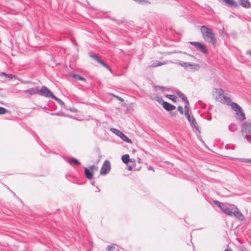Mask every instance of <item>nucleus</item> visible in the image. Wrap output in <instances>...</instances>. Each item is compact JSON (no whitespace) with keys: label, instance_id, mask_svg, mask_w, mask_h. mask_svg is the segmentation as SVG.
<instances>
[{"label":"nucleus","instance_id":"obj_41","mask_svg":"<svg viewBox=\"0 0 251 251\" xmlns=\"http://www.w3.org/2000/svg\"><path fill=\"white\" fill-rule=\"evenodd\" d=\"M170 114L172 116H173V117H175L176 115V113L174 112H170Z\"/></svg>","mask_w":251,"mask_h":251},{"label":"nucleus","instance_id":"obj_14","mask_svg":"<svg viewBox=\"0 0 251 251\" xmlns=\"http://www.w3.org/2000/svg\"><path fill=\"white\" fill-rule=\"evenodd\" d=\"M163 107L167 111H171L176 109V106L167 102H163Z\"/></svg>","mask_w":251,"mask_h":251},{"label":"nucleus","instance_id":"obj_26","mask_svg":"<svg viewBox=\"0 0 251 251\" xmlns=\"http://www.w3.org/2000/svg\"><path fill=\"white\" fill-rule=\"evenodd\" d=\"M229 130L231 132H234L237 129V127L234 124H230L228 126Z\"/></svg>","mask_w":251,"mask_h":251},{"label":"nucleus","instance_id":"obj_21","mask_svg":"<svg viewBox=\"0 0 251 251\" xmlns=\"http://www.w3.org/2000/svg\"><path fill=\"white\" fill-rule=\"evenodd\" d=\"M0 76H5V77H7L9 79H11L13 78L16 77L15 75L12 74H6L4 72L0 73Z\"/></svg>","mask_w":251,"mask_h":251},{"label":"nucleus","instance_id":"obj_45","mask_svg":"<svg viewBox=\"0 0 251 251\" xmlns=\"http://www.w3.org/2000/svg\"><path fill=\"white\" fill-rule=\"evenodd\" d=\"M224 251H231L230 249H226Z\"/></svg>","mask_w":251,"mask_h":251},{"label":"nucleus","instance_id":"obj_12","mask_svg":"<svg viewBox=\"0 0 251 251\" xmlns=\"http://www.w3.org/2000/svg\"><path fill=\"white\" fill-rule=\"evenodd\" d=\"M95 167L94 165L91 166L89 169L84 168V173L86 176L89 179H91L92 178L93 173L92 172L94 168Z\"/></svg>","mask_w":251,"mask_h":251},{"label":"nucleus","instance_id":"obj_30","mask_svg":"<svg viewBox=\"0 0 251 251\" xmlns=\"http://www.w3.org/2000/svg\"><path fill=\"white\" fill-rule=\"evenodd\" d=\"M166 97L171 100H172L173 101H176V97L174 95H166Z\"/></svg>","mask_w":251,"mask_h":251},{"label":"nucleus","instance_id":"obj_9","mask_svg":"<svg viewBox=\"0 0 251 251\" xmlns=\"http://www.w3.org/2000/svg\"><path fill=\"white\" fill-rule=\"evenodd\" d=\"M111 130L118 137L121 138L123 141L128 143H132L131 140L129 139L126 135L123 133L121 131L115 128H111Z\"/></svg>","mask_w":251,"mask_h":251},{"label":"nucleus","instance_id":"obj_42","mask_svg":"<svg viewBox=\"0 0 251 251\" xmlns=\"http://www.w3.org/2000/svg\"><path fill=\"white\" fill-rule=\"evenodd\" d=\"M240 251H246V249L243 247H241L240 248Z\"/></svg>","mask_w":251,"mask_h":251},{"label":"nucleus","instance_id":"obj_38","mask_svg":"<svg viewBox=\"0 0 251 251\" xmlns=\"http://www.w3.org/2000/svg\"><path fill=\"white\" fill-rule=\"evenodd\" d=\"M154 88H155V90L156 91L158 89H161V90H167V88H165V87H161V86H156L154 87Z\"/></svg>","mask_w":251,"mask_h":251},{"label":"nucleus","instance_id":"obj_15","mask_svg":"<svg viewBox=\"0 0 251 251\" xmlns=\"http://www.w3.org/2000/svg\"><path fill=\"white\" fill-rule=\"evenodd\" d=\"M225 3L230 7H237L238 3L234 0H223Z\"/></svg>","mask_w":251,"mask_h":251},{"label":"nucleus","instance_id":"obj_13","mask_svg":"<svg viewBox=\"0 0 251 251\" xmlns=\"http://www.w3.org/2000/svg\"><path fill=\"white\" fill-rule=\"evenodd\" d=\"M24 93H28L30 95L39 94V90L37 88H32L23 91Z\"/></svg>","mask_w":251,"mask_h":251},{"label":"nucleus","instance_id":"obj_6","mask_svg":"<svg viewBox=\"0 0 251 251\" xmlns=\"http://www.w3.org/2000/svg\"><path fill=\"white\" fill-rule=\"evenodd\" d=\"M110 169L111 165L110 162L108 160L104 161L100 170V175L103 176L106 175L110 172Z\"/></svg>","mask_w":251,"mask_h":251},{"label":"nucleus","instance_id":"obj_4","mask_svg":"<svg viewBox=\"0 0 251 251\" xmlns=\"http://www.w3.org/2000/svg\"><path fill=\"white\" fill-rule=\"evenodd\" d=\"M215 203L226 214L231 216H233V210H232V205L231 208H228L225 204L218 201H216Z\"/></svg>","mask_w":251,"mask_h":251},{"label":"nucleus","instance_id":"obj_28","mask_svg":"<svg viewBox=\"0 0 251 251\" xmlns=\"http://www.w3.org/2000/svg\"><path fill=\"white\" fill-rule=\"evenodd\" d=\"M185 115L186 117L187 120L191 122V121L192 120V117H191L189 114V111H185Z\"/></svg>","mask_w":251,"mask_h":251},{"label":"nucleus","instance_id":"obj_24","mask_svg":"<svg viewBox=\"0 0 251 251\" xmlns=\"http://www.w3.org/2000/svg\"><path fill=\"white\" fill-rule=\"evenodd\" d=\"M53 99H54L55 100H56L60 105L63 106L64 107H65V105L64 102L62 100H61L60 99H58L55 96L53 98Z\"/></svg>","mask_w":251,"mask_h":251},{"label":"nucleus","instance_id":"obj_34","mask_svg":"<svg viewBox=\"0 0 251 251\" xmlns=\"http://www.w3.org/2000/svg\"><path fill=\"white\" fill-rule=\"evenodd\" d=\"M51 115H56V116H67L64 113L61 112H57V113H51Z\"/></svg>","mask_w":251,"mask_h":251},{"label":"nucleus","instance_id":"obj_46","mask_svg":"<svg viewBox=\"0 0 251 251\" xmlns=\"http://www.w3.org/2000/svg\"><path fill=\"white\" fill-rule=\"evenodd\" d=\"M207 119H208V120H210L211 119V118L210 117V118H208Z\"/></svg>","mask_w":251,"mask_h":251},{"label":"nucleus","instance_id":"obj_23","mask_svg":"<svg viewBox=\"0 0 251 251\" xmlns=\"http://www.w3.org/2000/svg\"><path fill=\"white\" fill-rule=\"evenodd\" d=\"M68 162L70 164H74L75 165H78L80 164L79 162L75 158H71L68 161Z\"/></svg>","mask_w":251,"mask_h":251},{"label":"nucleus","instance_id":"obj_27","mask_svg":"<svg viewBox=\"0 0 251 251\" xmlns=\"http://www.w3.org/2000/svg\"><path fill=\"white\" fill-rule=\"evenodd\" d=\"M177 94L178 95V96L180 98H181V99L184 101V100H186L187 99V98L185 97V96L184 95V94H183L182 92H180V91H178L177 92Z\"/></svg>","mask_w":251,"mask_h":251},{"label":"nucleus","instance_id":"obj_35","mask_svg":"<svg viewBox=\"0 0 251 251\" xmlns=\"http://www.w3.org/2000/svg\"><path fill=\"white\" fill-rule=\"evenodd\" d=\"M240 161L242 162H246L251 163V159L249 158H242L240 159Z\"/></svg>","mask_w":251,"mask_h":251},{"label":"nucleus","instance_id":"obj_44","mask_svg":"<svg viewBox=\"0 0 251 251\" xmlns=\"http://www.w3.org/2000/svg\"><path fill=\"white\" fill-rule=\"evenodd\" d=\"M131 169H132V168H131V167H130V166H128V169L129 170H131Z\"/></svg>","mask_w":251,"mask_h":251},{"label":"nucleus","instance_id":"obj_39","mask_svg":"<svg viewBox=\"0 0 251 251\" xmlns=\"http://www.w3.org/2000/svg\"><path fill=\"white\" fill-rule=\"evenodd\" d=\"M114 97H115L116 98H117L118 100H121L122 101H124V100L121 98V97L118 96H116V95H113Z\"/></svg>","mask_w":251,"mask_h":251},{"label":"nucleus","instance_id":"obj_20","mask_svg":"<svg viewBox=\"0 0 251 251\" xmlns=\"http://www.w3.org/2000/svg\"><path fill=\"white\" fill-rule=\"evenodd\" d=\"M214 95H224V91L221 88H215L213 91Z\"/></svg>","mask_w":251,"mask_h":251},{"label":"nucleus","instance_id":"obj_10","mask_svg":"<svg viewBox=\"0 0 251 251\" xmlns=\"http://www.w3.org/2000/svg\"><path fill=\"white\" fill-rule=\"evenodd\" d=\"M232 210H233V215L240 221H243L245 219L244 216L242 214L238 208L234 205H232Z\"/></svg>","mask_w":251,"mask_h":251},{"label":"nucleus","instance_id":"obj_7","mask_svg":"<svg viewBox=\"0 0 251 251\" xmlns=\"http://www.w3.org/2000/svg\"><path fill=\"white\" fill-rule=\"evenodd\" d=\"M190 44L193 45L197 50L205 54L208 52L206 46L203 44L197 42H190Z\"/></svg>","mask_w":251,"mask_h":251},{"label":"nucleus","instance_id":"obj_16","mask_svg":"<svg viewBox=\"0 0 251 251\" xmlns=\"http://www.w3.org/2000/svg\"><path fill=\"white\" fill-rule=\"evenodd\" d=\"M240 4L246 8L251 7V4L248 0H240Z\"/></svg>","mask_w":251,"mask_h":251},{"label":"nucleus","instance_id":"obj_1","mask_svg":"<svg viewBox=\"0 0 251 251\" xmlns=\"http://www.w3.org/2000/svg\"><path fill=\"white\" fill-rule=\"evenodd\" d=\"M201 31L204 39L215 46L217 43V40L215 35L212 30L205 25H202L201 27Z\"/></svg>","mask_w":251,"mask_h":251},{"label":"nucleus","instance_id":"obj_37","mask_svg":"<svg viewBox=\"0 0 251 251\" xmlns=\"http://www.w3.org/2000/svg\"><path fill=\"white\" fill-rule=\"evenodd\" d=\"M177 110L181 114H182L183 113V108L182 106H179L177 107Z\"/></svg>","mask_w":251,"mask_h":251},{"label":"nucleus","instance_id":"obj_8","mask_svg":"<svg viewBox=\"0 0 251 251\" xmlns=\"http://www.w3.org/2000/svg\"><path fill=\"white\" fill-rule=\"evenodd\" d=\"M89 55L90 57L93 58L96 61L99 63L101 65H102L104 67L107 69L109 71L112 72L111 68L100 59L99 56L95 54L94 52H90L89 53Z\"/></svg>","mask_w":251,"mask_h":251},{"label":"nucleus","instance_id":"obj_40","mask_svg":"<svg viewBox=\"0 0 251 251\" xmlns=\"http://www.w3.org/2000/svg\"><path fill=\"white\" fill-rule=\"evenodd\" d=\"M65 109H67V110H70V111L71 112H76V110L75 109H73L72 108H67L66 106L65 107H64Z\"/></svg>","mask_w":251,"mask_h":251},{"label":"nucleus","instance_id":"obj_31","mask_svg":"<svg viewBox=\"0 0 251 251\" xmlns=\"http://www.w3.org/2000/svg\"><path fill=\"white\" fill-rule=\"evenodd\" d=\"M73 76L76 79L80 80H85V79L78 75L73 74Z\"/></svg>","mask_w":251,"mask_h":251},{"label":"nucleus","instance_id":"obj_2","mask_svg":"<svg viewBox=\"0 0 251 251\" xmlns=\"http://www.w3.org/2000/svg\"><path fill=\"white\" fill-rule=\"evenodd\" d=\"M242 135L247 141L251 143L250 139L251 138V123L246 122L243 124L241 128Z\"/></svg>","mask_w":251,"mask_h":251},{"label":"nucleus","instance_id":"obj_32","mask_svg":"<svg viewBox=\"0 0 251 251\" xmlns=\"http://www.w3.org/2000/svg\"><path fill=\"white\" fill-rule=\"evenodd\" d=\"M184 101L186 103V105L184 106V111H189V101H188V100L187 99L186 100H184Z\"/></svg>","mask_w":251,"mask_h":251},{"label":"nucleus","instance_id":"obj_33","mask_svg":"<svg viewBox=\"0 0 251 251\" xmlns=\"http://www.w3.org/2000/svg\"><path fill=\"white\" fill-rule=\"evenodd\" d=\"M8 112V110L5 108L0 107V115L3 114Z\"/></svg>","mask_w":251,"mask_h":251},{"label":"nucleus","instance_id":"obj_29","mask_svg":"<svg viewBox=\"0 0 251 251\" xmlns=\"http://www.w3.org/2000/svg\"><path fill=\"white\" fill-rule=\"evenodd\" d=\"M154 100H155L157 102L159 103H162L164 102L163 99L161 97H159L158 96H155L154 98Z\"/></svg>","mask_w":251,"mask_h":251},{"label":"nucleus","instance_id":"obj_43","mask_svg":"<svg viewBox=\"0 0 251 251\" xmlns=\"http://www.w3.org/2000/svg\"><path fill=\"white\" fill-rule=\"evenodd\" d=\"M137 161L139 163H141V159L140 158H137Z\"/></svg>","mask_w":251,"mask_h":251},{"label":"nucleus","instance_id":"obj_25","mask_svg":"<svg viewBox=\"0 0 251 251\" xmlns=\"http://www.w3.org/2000/svg\"><path fill=\"white\" fill-rule=\"evenodd\" d=\"M116 245L113 244L107 246L106 250L108 251H112L116 249Z\"/></svg>","mask_w":251,"mask_h":251},{"label":"nucleus","instance_id":"obj_36","mask_svg":"<svg viewBox=\"0 0 251 251\" xmlns=\"http://www.w3.org/2000/svg\"><path fill=\"white\" fill-rule=\"evenodd\" d=\"M134 0L139 3H147L148 4L150 3V2L148 1H147V0Z\"/></svg>","mask_w":251,"mask_h":251},{"label":"nucleus","instance_id":"obj_5","mask_svg":"<svg viewBox=\"0 0 251 251\" xmlns=\"http://www.w3.org/2000/svg\"><path fill=\"white\" fill-rule=\"evenodd\" d=\"M39 95L45 97L46 98H53L54 96L52 92L45 86H43L40 90H39Z\"/></svg>","mask_w":251,"mask_h":251},{"label":"nucleus","instance_id":"obj_17","mask_svg":"<svg viewBox=\"0 0 251 251\" xmlns=\"http://www.w3.org/2000/svg\"><path fill=\"white\" fill-rule=\"evenodd\" d=\"M179 64L181 66H183L184 67H193V66L195 67V68L199 67V65H198L193 64H191V63H189V62H182V63H179Z\"/></svg>","mask_w":251,"mask_h":251},{"label":"nucleus","instance_id":"obj_18","mask_svg":"<svg viewBox=\"0 0 251 251\" xmlns=\"http://www.w3.org/2000/svg\"><path fill=\"white\" fill-rule=\"evenodd\" d=\"M190 124L192 127H194L197 131H199V127L196 122L195 119L192 117V120L191 121Z\"/></svg>","mask_w":251,"mask_h":251},{"label":"nucleus","instance_id":"obj_11","mask_svg":"<svg viewBox=\"0 0 251 251\" xmlns=\"http://www.w3.org/2000/svg\"><path fill=\"white\" fill-rule=\"evenodd\" d=\"M214 95L216 100L221 103L228 104L230 102L231 100L230 98L226 97L225 95Z\"/></svg>","mask_w":251,"mask_h":251},{"label":"nucleus","instance_id":"obj_19","mask_svg":"<svg viewBox=\"0 0 251 251\" xmlns=\"http://www.w3.org/2000/svg\"><path fill=\"white\" fill-rule=\"evenodd\" d=\"M122 160L125 164H127L129 162H133L132 159L130 160L129 156L128 154H125L123 155Z\"/></svg>","mask_w":251,"mask_h":251},{"label":"nucleus","instance_id":"obj_3","mask_svg":"<svg viewBox=\"0 0 251 251\" xmlns=\"http://www.w3.org/2000/svg\"><path fill=\"white\" fill-rule=\"evenodd\" d=\"M231 106L232 109L236 112L238 119L241 121L245 120V113L243 112L242 108L238 104L235 102H232Z\"/></svg>","mask_w":251,"mask_h":251},{"label":"nucleus","instance_id":"obj_22","mask_svg":"<svg viewBox=\"0 0 251 251\" xmlns=\"http://www.w3.org/2000/svg\"><path fill=\"white\" fill-rule=\"evenodd\" d=\"M167 63V62H154L151 65V67H158V66H161V65H165V64H166Z\"/></svg>","mask_w":251,"mask_h":251}]
</instances>
